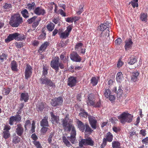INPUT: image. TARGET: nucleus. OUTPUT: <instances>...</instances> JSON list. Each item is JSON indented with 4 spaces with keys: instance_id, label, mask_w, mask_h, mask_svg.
<instances>
[{
    "instance_id": "49",
    "label": "nucleus",
    "mask_w": 148,
    "mask_h": 148,
    "mask_svg": "<svg viewBox=\"0 0 148 148\" xmlns=\"http://www.w3.org/2000/svg\"><path fill=\"white\" fill-rule=\"evenodd\" d=\"M83 44L82 43L80 42L77 44L75 47V49L77 50H78L82 48L83 46Z\"/></svg>"
},
{
    "instance_id": "3",
    "label": "nucleus",
    "mask_w": 148,
    "mask_h": 148,
    "mask_svg": "<svg viewBox=\"0 0 148 148\" xmlns=\"http://www.w3.org/2000/svg\"><path fill=\"white\" fill-rule=\"evenodd\" d=\"M62 125L65 131L70 132L71 129V132L76 131L74 126L71 123H68L66 119L63 121Z\"/></svg>"
},
{
    "instance_id": "53",
    "label": "nucleus",
    "mask_w": 148,
    "mask_h": 148,
    "mask_svg": "<svg viewBox=\"0 0 148 148\" xmlns=\"http://www.w3.org/2000/svg\"><path fill=\"white\" fill-rule=\"evenodd\" d=\"M31 125V122L29 120H27L25 122L24 127L25 129H27V127L28 126H29Z\"/></svg>"
},
{
    "instance_id": "28",
    "label": "nucleus",
    "mask_w": 148,
    "mask_h": 148,
    "mask_svg": "<svg viewBox=\"0 0 148 148\" xmlns=\"http://www.w3.org/2000/svg\"><path fill=\"white\" fill-rule=\"evenodd\" d=\"M85 127L86 129L85 133L86 134L89 135L93 132V130L91 129L88 124H86Z\"/></svg>"
},
{
    "instance_id": "51",
    "label": "nucleus",
    "mask_w": 148,
    "mask_h": 148,
    "mask_svg": "<svg viewBox=\"0 0 148 148\" xmlns=\"http://www.w3.org/2000/svg\"><path fill=\"white\" fill-rule=\"evenodd\" d=\"M43 72H42L43 75H46L47 74V73H48V72H47L48 68H47V66H44L43 65Z\"/></svg>"
},
{
    "instance_id": "25",
    "label": "nucleus",
    "mask_w": 148,
    "mask_h": 148,
    "mask_svg": "<svg viewBox=\"0 0 148 148\" xmlns=\"http://www.w3.org/2000/svg\"><path fill=\"white\" fill-rule=\"evenodd\" d=\"M62 140L64 144L66 146L69 147L72 146V145L69 141V140L67 138V137L66 138L65 136H63Z\"/></svg>"
},
{
    "instance_id": "10",
    "label": "nucleus",
    "mask_w": 148,
    "mask_h": 148,
    "mask_svg": "<svg viewBox=\"0 0 148 148\" xmlns=\"http://www.w3.org/2000/svg\"><path fill=\"white\" fill-rule=\"evenodd\" d=\"M70 57L72 60L76 62H79L81 60L80 57L76 52H72L70 55Z\"/></svg>"
},
{
    "instance_id": "42",
    "label": "nucleus",
    "mask_w": 148,
    "mask_h": 148,
    "mask_svg": "<svg viewBox=\"0 0 148 148\" xmlns=\"http://www.w3.org/2000/svg\"><path fill=\"white\" fill-rule=\"evenodd\" d=\"M122 42L121 39L119 38L116 39L114 41L115 44L116 45L119 46L120 45Z\"/></svg>"
},
{
    "instance_id": "32",
    "label": "nucleus",
    "mask_w": 148,
    "mask_h": 148,
    "mask_svg": "<svg viewBox=\"0 0 148 148\" xmlns=\"http://www.w3.org/2000/svg\"><path fill=\"white\" fill-rule=\"evenodd\" d=\"M40 80L41 84L47 85L49 79L45 77H44L43 78L41 77Z\"/></svg>"
},
{
    "instance_id": "15",
    "label": "nucleus",
    "mask_w": 148,
    "mask_h": 148,
    "mask_svg": "<svg viewBox=\"0 0 148 148\" xmlns=\"http://www.w3.org/2000/svg\"><path fill=\"white\" fill-rule=\"evenodd\" d=\"M18 36V33H14L10 34L7 38L5 39L6 42L8 43L14 39H16Z\"/></svg>"
},
{
    "instance_id": "19",
    "label": "nucleus",
    "mask_w": 148,
    "mask_h": 148,
    "mask_svg": "<svg viewBox=\"0 0 148 148\" xmlns=\"http://www.w3.org/2000/svg\"><path fill=\"white\" fill-rule=\"evenodd\" d=\"M109 24V23L108 22L102 24L98 27V28L101 31H104V30L106 28H109L110 27Z\"/></svg>"
},
{
    "instance_id": "36",
    "label": "nucleus",
    "mask_w": 148,
    "mask_h": 148,
    "mask_svg": "<svg viewBox=\"0 0 148 148\" xmlns=\"http://www.w3.org/2000/svg\"><path fill=\"white\" fill-rule=\"evenodd\" d=\"M138 0H133L130 2L129 4H131L133 8L137 7L138 6Z\"/></svg>"
},
{
    "instance_id": "37",
    "label": "nucleus",
    "mask_w": 148,
    "mask_h": 148,
    "mask_svg": "<svg viewBox=\"0 0 148 148\" xmlns=\"http://www.w3.org/2000/svg\"><path fill=\"white\" fill-rule=\"evenodd\" d=\"M111 91L109 89H105L104 95L106 98H108V97L111 95Z\"/></svg>"
},
{
    "instance_id": "16",
    "label": "nucleus",
    "mask_w": 148,
    "mask_h": 148,
    "mask_svg": "<svg viewBox=\"0 0 148 148\" xmlns=\"http://www.w3.org/2000/svg\"><path fill=\"white\" fill-rule=\"evenodd\" d=\"M125 50H127L131 48L132 47L133 42L131 39L129 38L126 40L125 41Z\"/></svg>"
},
{
    "instance_id": "58",
    "label": "nucleus",
    "mask_w": 148,
    "mask_h": 148,
    "mask_svg": "<svg viewBox=\"0 0 148 148\" xmlns=\"http://www.w3.org/2000/svg\"><path fill=\"white\" fill-rule=\"evenodd\" d=\"M3 7L5 9L10 8H12V6L10 4H8L5 3Z\"/></svg>"
},
{
    "instance_id": "56",
    "label": "nucleus",
    "mask_w": 148,
    "mask_h": 148,
    "mask_svg": "<svg viewBox=\"0 0 148 148\" xmlns=\"http://www.w3.org/2000/svg\"><path fill=\"white\" fill-rule=\"evenodd\" d=\"M48 128L47 127H43L41 130V132L42 133L45 134Z\"/></svg>"
},
{
    "instance_id": "57",
    "label": "nucleus",
    "mask_w": 148,
    "mask_h": 148,
    "mask_svg": "<svg viewBox=\"0 0 148 148\" xmlns=\"http://www.w3.org/2000/svg\"><path fill=\"white\" fill-rule=\"evenodd\" d=\"M108 98H109V100L112 102H114L115 99V97L114 95H111L108 97Z\"/></svg>"
},
{
    "instance_id": "61",
    "label": "nucleus",
    "mask_w": 148,
    "mask_h": 148,
    "mask_svg": "<svg viewBox=\"0 0 148 148\" xmlns=\"http://www.w3.org/2000/svg\"><path fill=\"white\" fill-rule=\"evenodd\" d=\"M139 134H142L143 136H145L146 134L145 130L144 129L141 130Z\"/></svg>"
},
{
    "instance_id": "55",
    "label": "nucleus",
    "mask_w": 148,
    "mask_h": 148,
    "mask_svg": "<svg viewBox=\"0 0 148 148\" xmlns=\"http://www.w3.org/2000/svg\"><path fill=\"white\" fill-rule=\"evenodd\" d=\"M36 16H34L32 18H31L27 20L29 24L32 23L35 20L36 18Z\"/></svg>"
},
{
    "instance_id": "46",
    "label": "nucleus",
    "mask_w": 148,
    "mask_h": 148,
    "mask_svg": "<svg viewBox=\"0 0 148 148\" xmlns=\"http://www.w3.org/2000/svg\"><path fill=\"white\" fill-rule=\"evenodd\" d=\"M68 32L67 33L65 31L61 33L60 35V38H66L69 36Z\"/></svg>"
},
{
    "instance_id": "13",
    "label": "nucleus",
    "mask_w": 148,
    "mask_h": 148,
    "mask_svg": "<svg viewBox=\"0 0 148 148\" xmlns=\"http://www.w3.org/2000/svg\"><path fill=\"white\" fill-rule=\"evenodd\" d=\"M76 131L71 132L70 136L67 137V138L73 144H75L76 143Z\"/></svg>"
},
{
    "instance_id": "12",
    "label": "nucleus",
    "mask_w": 148,
    "mask_h": 148,
    "mask_svg": "<svg viewBox=\"0 0 148 148\" xmlns=\"http://www.w3.org/2000/svg\"><path fill=\"white\" fill-rule=\"evenodd\" d=\"M16 132L19 136H21L24 132V129L20 124H17L16 128Z\"/></svg>"
},
{
    "instance_id": "6",
    "label": "nucleus",
    "mask_w": 148,
    "mask_h": 148,
    "mask_svg": "<svg viewBox=\"0 0 148 148\" xmlns=\"http://www.w3.org/2000/svg\"><path fill=\"white\" fill-rule=\"evenodd\" d=\"M106 138H104L103 140V143L100 146L101 148H103L106 145V140L110 142L112 140L113 136L110 132H108L106 135Z\"/></svg>"
},
{
    "instance_id": "54",
    "label": "nucleus",
    "mask_w": 148,
    "mask_h": 148,
    "mask_svg": "<svg viewBox=\"0 0 148 148\" xmlns=\"http://www.w3.org/2000/svg\"><path fill=\"white\" fill-rule=\"evenodd\" d=\"M47 85L53 88H54L55 87V85L54 83L52 82L49 80Z\"/></svg>"
},
{
    "instance_id": "21",
    "label": "nucleus",
    "mask_w": 148,
    "mask_h": 148,
    "mask_svg": "<svg viewBox=\"0 0 148 148\" xmlns=\"http://www.w3.org/2000/svg\"><path fill=\"white\" fill-rule=\"evenodd\" d=\"M48 116H46L44 118L42 119L40 122V125L42 127H48L49 126Z\"/></svg>"
},
{
    "instance_id": "38",
    "label": "nucleus",
    "mask_w": 148,
    "mask_h": 148,
    "mask_svg": "<svg viewBox=\"0 0 148 148\" xmlns=\"http://www.w3.org/2000/svg\"><path fill=\"white\" fill-rule=\"evenodd\" d=\"M20 140L21 138L18 136H15L13 138V142L14 144L18 143Z\"/></svg>"
},
{
    "instance_id": "50",
    "label": "nucleus",
    "mask_w": 148,
    "mask_h": 148,
    "mask_svg": "<svg viewBox=\"0 0 148 148\" xmlns=\"http://www.w3.org/2000/svg\"><path fill=\"white\" fill-rule=\"evenodd\" d=\"M79 115L80 116H82L85 118H86L87 117H88L90 116L88 115V113L85 112H80L79 114Z\"/></svg>"
},
{
    "instance_id": "52",
    "label": "nucleus",
    "mask_w": 148,
    "mask_h": 148,
    "mask_svg": "<svg viewBox=\"0 0 148 148\" xmlns=\"http://www.w3.org/2000/svg\"><path fill=\"white\" fill-rule=\"evenodd\" d=\"M136 60L135 58H132L130 59V61L128 62V63L130 64H133L135 62H136Z\"/></svg>"
},
{
    "instance_id": "22",
    "label": "nucleus",
    "mask_w": 148,
    "mask_h": 148,
    "mask_svg": "<svg viewBox=\"0 0 148 148\" xmlns=\"http://www.w3.org/2000/svg\"><path fill=\"white\" fill-rule=\"evenodd\" d=\"M77 123L78 127L81 131L83 132L84 131L85 125H84L82 121L78 119L77 120Z\"/></svg>"
},
{
    "instance_id": "64",
    "label": "nucleus",
    "mask_w": 148,
    "mask_h": 148,
    "mask_svg": "<svg viewBox=\"0 0 148 148\" xmlns=\"http://www.w3.org/2000/svg\"><path fill=\"white\" fill-rule=\"evenodd\" d=\"M59 12L61 15L64 16H66L65 13L62 9H60L58 11Z\"/></svg>"
},
{
    "instance_id": "2",
    "label": "nucleus",
    "mask_w": 148,
    "mask_h": 148,
    "mask_svg": "<svg viewBox=\"0 0 148 148\" xmlns=\"http://www.w3.org/2000/svg\"><path fill=\"white\" fill-rule=\"evenodd\" d=\"M133 116L132 115L124 112L118 117L121 122L125 123V122L130 123L132 121Z\"/></svg>"
},
{
    "instance_id": "60",
    "label": "nucleus",
    "mask_w": 148,
    "mask_h": 148,
    "mask_svg": "<svg viewBox=\"0 0 148 148\" xmlns=\"http://www.w3.org/2000/svg\"><path fill=\"white\" fill-rule=\"evenodd\" d=\"M142 142L143 144H147L148 143V137H147L142 140Z\"/></svg>"
},
{
    "instance_id": "14",
    "label": "nucleus",
    "mask_w": 148,
    "mask_h": 148,
    "mask_svg": "<svg viewBox=\"0 0 148 148\" xmlns=\"http://www.w3.org/2000/svg\"><path fill=\"white\" fill-rule=\"evenodd\" d=\"M27 67L25 71V76L26 79H27L31 75L32 73V68L30 66L27 65Z\"/></svg>"
},
{
    "instance_id": "5",
    "label": "nucleus",
    "mask_w": 148,
    "mask_h": 148,
    "mask_svg": "<svg viewBox=\"0 0 148 148\" xmlns=\"http://www.w3.org/2000/svg\"><path fill=\"white\" fill-rule=\"evenodd\" d=\"M79 146L82 147L83 145H90L93 146L94 145V141L92 139L89 138L86 139H83L79 142Z\"/></svg>"
},
{
    "instance_id": "59",
    "label": "nucleus",
    "mask_w": 148,
    "mask_h": 148,
    "mask_svg": "<svg viewBox=\"0 0 148 148\" xmlns=\"http://www.w3.org/2000/svg\"><path fill=\"white\" fill-rule=\"evenodd\" d=\"M17 38H18L19 39L21 40H22L24 39L25 37L23 34H19L18 33V36L17 37Z\"/></svg>"
},
{
    "instance_id": "39",
    "label": "nucleus",
    "mask_w": 148,
    "mask_h": 148,
    "mask_svg": "<svg viewBox=\"0 0 148 148\" xmlns=\"http://www.w3.org/2000/svg\"><path fill=\"white\" fill-rule=\"evenodd\" d=\"M91 83L93 86H95L98 83V81L96 78L94 77H92L91 80Z\"/></svg>"
},
{
    "instance_id": "4",
    "label": "nucleus",
    "mask_w": 148,
    "mask_h": 148,
    "mask_svg": "<svg viewBox=\"0 0 148 148\" xmlns=\"http://www.w3.org/2000/svg\"><path fill=\"white\" fill-rule=\"evenodd\" d=\"M59 58L58 57L56 56L54 58L51 62V66L57 72L59 69Z\"/></svg>"
},
{
    "instance_id": "41",
    "label": "nucleus",
    "mask_w": 148,
    "mask_h": 148,
    "mask_svg": "<svg viewBox=\"0 0 148 148\" xmlns=\"http://www.w3.org/2000/svg\"><path fill=\"white\" fill-rule=\"evenodd\" d=\"M23 16L25 18H27L28 17V13L26 9H24L21 12Z\"/></svg>"
},
{
    "instance_id": "8",
    "label": "nucleus",
    "mask_w": 148,
    "mask_h": 148,
    "mask_svg": "<svg viewBox=\"0 0 148 148\" xmlns=\"http://www.w3.org/2000/svg\"><path fill=\"white\" fill-rule=\"evenodd\" d=\"M88 119L90 124L92 128L95 129L97 127V121L95 117L89 116L88 117Z\"/></svg>"
},
{
    "instance_id": "45",
    "label": "nucleus",
    "mask_w": 148,
    "mask_h": 148,
    "mask_svg": "<svg viewBox=\"0 0 148 148\" xmlns=\"http://www.w3.org/2000/svg\"><path fill=\"white\" fill-rule=\"evenodd\" d=\"M54 134L53 133L51 132L50 133V135H49V138L48 139V143L50 144L51 145H53V144L52 143V138Z\"/></svg>"
},
{
    "instance_id": "44",
    "label": "nucleus",
    "mask_w": 148,
    "mask_h": 148,
    "mask_svg": "<svg viewBox=\"0 0 148 148\" xmlns=\"http://www.w3.org/2000/svg\"><path fill=\"white\" fill-rule=\"evenodd\" d=\"M10 91V89L9 88H4L3 90V94L5 95H8Z\"/></svg>"
},
{
    "instance_id": "9",
    "label": "nucleus",
    "mask_w": 148,
    "mask_h": 148,
    "mask_svg": "<svg viewBox=\"0 0 148 148\" xmlns=\"http://www.w3.org/2000/svg\"><path fill=\"white\" fill-rule=\"evenodd\" d=\"M21 116L19 115H16L15 116H12L10 118L9 124L10 125H12L14 121L18 122L21 121Z\"/></svg>"
},
{
    "instance_id": "11",
    "label": "nucleus",
    "mask_w": 148,
    "mask_h": 148,
    "mask_svg": "<svg viewBox=\"0 0 148 148\" xmlns=\"http://www.w3.org/2000/svg\"><path fill=\"white\" fill-rule=\"evenodd\" d=\"M34 13L38 15H44L46 13L45 10L41 7H38L34 9Z\"/></svg>"
},
{
    "instance_id": "23",
    "label": "nucleus",
    "mask_w": 148,
    "mask_h": 148,
    "mask_svg": "<svg viewBox=\"0 0 148 148\" xmlns=\"http://www.w3.org/2000/svg\"><path fill=\"white\" fill-rule=\"evenodd\" d=\"M49 44V43L47 42H45L42 44L38 50V52L39 53H42L45 50Z\"/></svg>"
},
{
    "instance_id": "62",
    "label": "nucleus",
    "mask_w": 148,
    "mask_h": 148,
    "mask_svg": "<svg viewBox=\"0 0 148 148\" xmlns=\"http://www.w3.org/2000/svg\"><path fill=\"white\" fill-rule=\"evenodd\" d=\"M73 18L72 17H68L66 18V21L69 23H73Z\"/></svg>"
},
{
    "instance_id": "34",
    "label": "nucleus",
    "mask_w": 148,
    "mask_h": 148,
    "mask_svg": "<svg viewBox=\"0 0 148 148\" xmlns=\"http://www.w3.org/2000/svg\"><path fill=\"white\" fill-rule=\"evenodd\" d=\"M46 106V103H41L37 106L38 110L41 111Z\"/></svg>"
},
{
    "instance_id": "18",
    "label": "nucleus",
    "mask_w": 148,
    "mask_h": 148,
    "mask_svg": "<svg viewBox=\"0 0 148 148\" xmlns=\"http://www.w3.org/2000/svg\"><path fill=\"white\" fill-rule=\"evenodd\" d=\"M51 116V121L53 124L56 125L59 122V117L54 115L53 112H51L50 113Z\"/></svg>"
},
{
    "instance_id": "47",
    "label": "nucleus",
    "mask_w": 148,
    "mask_h": 148,
    "mask_svg": "<svg viewBox=\"0 0 148 148\" xmlns=\"http://www.w3.org/2000/svg\"><path fill=\"white\" fill-rule=\"evenodd\" d=\"M7 56L6 55L3 53L2 55L0 56V63H1L5 60H6Z\"/></svg>"
},
{
    "instance_id": "35",
    "label": "nucleus",
    "mask_w": 148,
    "mask_h": 148,
    "mask_svg": "<svg viewBox=\"0 0 148 148\" xmlns=\"http://www.w3.org/2000/svg\"><path fill=\"white\" fill-rule=\"evenodd\" d=\"M36 7V5L35 3L33 2L32 3L28 4L26 6V8L30 10H34V8Z\"/></svg>"
},
{
    "instance_id": "48",
    "label": "nucleus",
    "mask_w": 148,
    "mask_h": 148,
    "mask_svg": "<svg viewBox=\"0 0 148 148\" xmlns=\"http://www.w3.org/2000/svg\"><path fill=\"white\" fill-rule=\"evenodd\" d=\"M3 137L5 139L8 138L10 136V134L9 131H6L3 132Z\"/></svg>"
},
{
    "instance_id": "7",
    "label": "nucleus",
    "mask_w": 148,
    "mask_h": 148,
    "mask_svg": "<svg viewBox=\"0 0 148 148\" xmlns=\"http://www.w3.org/2000/svg\"><path fill=\"white\" fill-rule=\"evenodd\" d=\"M63 100L60 97L55 98L51 100V103L52 106L55 107L61 105L62 103Z\"/></svg>"
},
{
    "instance_id": "33",
    "label": "nucleus",
    "mask_w": 148,
    "mask_h": 148,
    "mask_svg": "<svg viewBox=\"0 0 148 148\" xmlns=\"http://www.w3.org/2000/svg\"><path fill=\"white\" fill-rule=\"evenodd\" d=\"M112 148H121L120 143L118 141H114L112 143Z\"/></svg>"
},
{
    "instance_id": "30",
    "label": "nucleus",
    "mask_w": 148,
    "mask_h": 148,
    "mask_svg": "<svg viewBox=\"0 0 148 148\" xmlns=\"http://www.w3.org/2000/svg\"><path fill=\"white\" fill-rule=\"evenodd\" d=\"M11 68L12 70L17 71V65L16 62L15 61H12L11 63Z\"/></svg>"
},
{
    "instance_id": "27",
    "label": "nucleus",
    "mask_w": 148,
    "mask_h": 148,
    "mask_svg": "<svg viewBox=\"0 0 148 148\" xmlns=\"http://www.w3.org/2000/svg\"><path fill=\"white\" fill-rule=\"evenodd\" d=\"M116 79L117 82L121 83L123 79V74L121 72H118L116 75Z\"/></svg>"
},
{
    "instance_id": "24",
    "label": "nucleus",
    "mask_w": 148,
    "mask_h": 148,
    "mask_svg": "<svg viewBox=\"0 0 148 148\" xmlns=\"http://www.w3.org/2000/svg\"><path fill=\"white\" fill-rule=\"evenodd\" d=\"M29 96L27 93H22L21 95L20 100L24 101L25 102H27L29 99Z\"/></svg>"
},
{
    "instance_id": "1",
    "label": "nucleus",
    "mask_w": 148,
    "mask_h": 148,
    "mask_svg": "<svg viewBox=\"0 0 148 148\" xmlns=\"http://www.w3.org/2000/svg\"><path fill=\"white\" fill-rule=\"evenodd\" d=\"M23 22V19L19 14H14L12 16L9 22V24L12 27H17Z\"/></svg>"
},
{
    "instance_id": "63",
    "label": "nucleus",
    "mask_w": 148,
    "mask_h": 148,
    "mask_svg": "<svg viewBox=\"0 0 148 148\" xmlns=\"http://www.w3.org/2000/svg\"><path fill=\"white\" fill-rule=\"evenodd\" d=\"M72 27L70 26H69L68 27H67V29L66 30H65L66 32L68 33V34L69 35L70 32L71 31V30H72Z\"/></svg>"
},
{
    "instance_id": "31",
    "label": "nucleus",
    "mask_w": 148,
    "mask_h": 148,
    "mask_svg": "<svg viewBox=\"0 0 148 148\" xmlns=\"http://www.w3.org/2000/svg\"><path fill=\"white\" fill-rule=\"evenodd\" d=\"M54 27L55 25L52 22H51L49 24H48L47 26V29L50 32L52 31L54 28Z\"/></svg>"
},
{
    "instance_id": "29",
    "label": "nucleus",
    "mask_w": 148,
    "mask_h": 148,
    "mask_svg": "<svg viewBox=\"0 0 148 148\" xmlns=\"http://www.w3.org/2000/svg\"><path fill=\"white\" fill-rule=\"evenodd\" d=\"M131 80L134 82H136L137 79V77L139 75V73L137 71L134 72L132 73Z\"/></svg>"
},
{
    "instance_id": "17",
    "label": "nucleus",
    "mask_w": 148,
    "mask_h": 148,
    "mask_svg": "<svg viewBox=\"0 0 148 148\" xmlns=\"http://www.w3.org/2000/svg\"><path fill=\"white\" fill-rule=\"evenodd\" d=\"M68 85L71 87L74 86L75 85L76 81L75 77H71L68 79Z\"/></svg>"
},
{
    "instance_id": "26",
    "label": "nucleus",
    "mask_w": 148,
    "mask_h": 148,
    "mask_svg": "<svg viewBox=\"0 0 148 148\" xmlns=\"http://www.w3.org/2000/svg\"><path fill=\"white\" fill-rule=\"evenodd\" d=\"M147 13H141L140 15V19L142 21L146 23L147 21Z\"/></svg>"
},
{
    "instance_id": "43",
    "label": "nucleus",
    "mask_w": 148,
    "mask_h": 148,
    "mask_svg": "<svg viewBox=\"0 0 148 148\" xmlns=\"http://www.w3.org/2000/svg\"><path fill=\"white\" fill-rule=\"evenodd\" d=\"M33 143L37 148H42L39 141H33Z\"/></svg>"
},
{
    "instance_id": "20",
    "label": "nucleus",
    "mask_w": 148,
    "mask_h": 148,
    "mask_svg": "<svg viewBox=\"0 0 148 148\" xmlns=\"http://www.w3.org/2000/svg\"><path fill=\"white\" fill-rule=\"evenodd\" d=\"M94 95L92 94L89 95L87 101V103L88 105H93L94 103Z\"/></svg>"
},
{
    "instance_id": "40",
    "label": "nucleus",
    "mask_w": 148,
    "mask_h": 148,
    "mask_svg": "<svg viewBox=\"0 0 148 148\" xmlns=\"http://www.w3.org/2000/svg\"><path fill=\"white\" fill-rule=\"evenodd\" d=\"M110 31L108 29L105 31H103L102 32L101 34V36H107L108 37L109 36Z\"/></svg>"
}]
</instances>
